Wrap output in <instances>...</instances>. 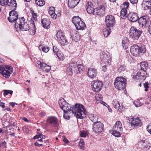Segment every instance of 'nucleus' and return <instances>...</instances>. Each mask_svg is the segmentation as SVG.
I'll list each match as a JSON object with an SVG mask.
<instances>
[{
    "instance_id": "obj_1",
    "label": "nucleus",
    "mask_w": 151,
    "mask_h": 151,
    "mask_svg": "<svg viewBox=\"0 0 151 151\" xmlns=\"http://www.w3.org/2000/svg\"><path fill=\"white\" fill-rule=\"evenodd\" d=\"M62 109L65 114L68 113L71 114H74L77 119H83L84 118L86 114V111L84 106L79 104H76L74 106L72 107L67 102Z\"/></svg>"
},
{
    "instance_id": "obj_2",
    "label": "nucleus",
    "mask_w": 151,
    "mask_h": 151,
    "mask_svg": "<svg viewBox=\"0 0 151 151\" xmlns=\"http://www.w3.org/2000/svg\"><path fill=\"white\" fill-rule=\"evenodd\" d=\"M25 19L23 17H21L20 19H18L15 23L16 28H19L22 31H26L30 29L28 23L24 22Z\"/></svg>"
},
{
    "instance_id": "obj_3",
    "label": "nucleus",
    "mask_w": 151,
    "mask_h": 151,
    "mask_svg": "<svg viewBox=\"0 0 151 151\" xmlns=\"http://www.w3.org/2000/svg\"><path fill=\"white\" fill-rule=\"evenodd\" d=\"M145 52V47L144 45L138 46L135 45L131 47L130 52L134 56H138L140 53H144Z\"/></svg>"
},
{
    "instance_id": "obj_4",
    "label": "nucleus",
    "mask_w": 151,
    "mask_h": 151,
    "mask_svg": "<svg viewBox=\"0 0 151 151\" xmlns=\"http://www.w3.org/2000/svg\"><path fill=\"white\" fill-rule=\"evenodd\" d=\"M126 79L122 77H117L114 83L115 88L119 90L123 89L125 88Z\"/></svg>"
},
{
    "instance_id": "obj_5",
    "label": "nucleus",
    "mask_w": 151,
    "mask_h": 151,
    "mask_svg": "<svg viewBox=\"0 0 151 151\" xmlns=\"http://www.w3.org/2000/svg\"><path fill=\"white\" fill-rule=\"evenodd\" d=\"M72 21L78 30H83L86 27L84 22L78 16L74 17L72 19Z\"/></svg>"
},
{
    "instance_id": "obj_6",
    "label": "nucleus",
    "mask_w": 151,
    "mask_h": 151,
    "mask_svg": "<svg viewBox=\"0 0 151 151\" xmlns=\"http://www.w3.org/2000/svg\"><path fill=\"white\" fill-rule=\"evenodd\" d=\"M13 72V68L11 66H0V73L6 78H8L10 74Z\"/></svg>"
},
{
    "instance_id": "obj_7",
    "label": "nucleus",
    "mask_w": 151,
    "mask_h": 151,
    "mask_svg": "<svg viewBox=\"0 0 151 151\" xmlns=\"http://www.w3.org/2000/svg\"><path fill=\"white\" fill-rule=\"evenodd\" d=\"M101 0H98V3L99 6L95 11V15L102 16L105 14V9L106 7V3L103 1L100 3V1Z\"/></svg>"
},
{
    "instance_id": "obj_8",
    "label": "nucleus",
    "mask_w": 151,
    "mask_h": 151,
    "mask_svg": "<svg viewBox=\"0 0 151 151\" xmlns=\"http://www.w3.org/2000/svg\"><path fill=\"white\" fill-rule=\"evenodd\" d=\"M142 31L139 30L134 27H131L129 31V37L133 39H137L141 35Z\"/></svg>"
},
{
    "instance_id": "obj_9",
    "label": "nucleus",
    "mask_w": 151,
    "mask_h": 151,
    "mask_svg": "<svg viewBox=\"0 0 151 151\" xmlns=\"http://www.w3.org/2000/svg\"><path fill=\"white\" fill-rule=\"evenodd\" d=\"M56 36V39L61 45H64L67 42L66 40L64 34L62 31H59L58 32Z\"/></svg>"
},
{
    "instance_id": "obj_10",
    "label": "nucleus",
    "mask_w": 151,
    "mask_h": 151,
    "mask_svg": "<svg viewBox=\"0 0 151 151\" xmlns=\"http://www.w3.org/2000/svg\"><path fill=\"white\" fill-rule=\"evenodd\" d=\"M104 129L103 124L99 122H97L94 123L93 129L96 133H100Z\"/></svg>"
},
{
    "instance_id": "obj_11",
    "label": "nucleus",
    "mask_w": 151,
    "mask_h": 151,
    "mask_svg": "<svg viewBox=\"0 0 151 151\" xmlns=\"http://www.w3.org/2000/svg\"><path fill=\"white\" fill-rule=\"evenodd\" d=\"M105 22L107 27H113L115 23L114 17L112 15H107L106 17Z\"/></svg>"
},
{
    "instance_id": "obj_12",
    "label": "nucleus",
    "mask_w": 151,
    "mask_h": 151,
    "mask_svg": "<svg viewBox=\"0 0 151 151\" xmlns=\"http://www.w3.org/2000/svg\"><path fill=\"white\" fill-rule=\"evenodd\" d=\"M9 17H8V19L11 22H14L17 21L18 19H20L18 18V14L15 11L13 10L10 12L9 13Z\"/></svg>"
},
{
    "instance_id": "obj_13",
    "label": "nucleus",
    "mask_w": 151,
    "mask_h": 151,
    "mask_svg": "<svg viewBox=\"0 0 151 151\" xmlns=\"http://www.w3.org/2000/svg\"><path fill=\"white\" fill-rule=\"evenodd\" d=\"M70 66L75 71H78L80 73H82L84 70V67L81 64L77 65L76 62H72L70 64Z\"/></svg>"
},
{
    "instance_id": "obj_14",
    "label": "nucleus",
    "mask_w": 151,
    "mask_h": 151,
    "mask_svg": "<svg viewBox=\"0 0 151 151\" xmlns=\"http://www.w3.org/2000/svg\"><path fill=\"white\" fill-rule=\"evenodd\" d=\"M148 17L147 16H144L139 18L138 23L140 27L145 28L149 22L147 21Z\"/></svg>"
},
{
    "instance_id": "obj_15",
    "label": "nucleus",
    "mask_w": 151,
    "mask_h": 151,
    "mask_svg": "<svg viewBox=\"0 0 151 151\" xmlns=\"http://www.w3.org/2000/svg\"><path fill=\"white\" fill-rule=\"evenodd\" d=\"M139 147L145 151L148 150L150 147V143L146 140H141L138 144Z\"/></svg>"
},
{
    "instance_id": "obj_16",
    "label": "nucleus",
    "mask_w": 151,
    "mask_h": 151,
    "mask_svg": "<svg viewBox=\"0 0 151 151\" xmlns=\"http://www.w3.org/2000/svg\"><path fill=\"white\" fill-rule=\"evenodd\" d=\"M97 74V71L95 68L91 67L88 69L87 75L89 78L93 79L96 77Z\"/></svg>"
},
{
    "instance_id": "obj_17",
    "label": "nucleus",
    "mask_w": 151,
    "mask_h": 151,
    "mask_svg": "<svg viewBox=\"0 0 151 151\" xmlns=\"http://www.w3.org/2000/svg\"><path fill=\"white\" fill-rule=\"evenodd\" d=\"M102 85V83L101 82L96 81L92 83L91 87L95 92H98L101 90Z\"/></svg>"
},
{
    "instance_id": "obj_18",
    "label": "nucleus",
    "mask_w": 151,
    "mask_h": 151,
    "mask_svg": "<svg viewBox=\"0 0 151 151\" xmlns=\"http://www.w3.org/2000/svg\"><path fill=\"white\" fill-rule=\"evenodd\" d=\"M128 20L131 22H134L137 21L139 19L138 14L137 13L133 12H130L127 15Z\"/></svg>"
},
{
    "instance_id": "obj_19",
    "label": "nucleus",
    "mask_w": 151,
    "mask_h": 151,
    "mask_svg": "<svg viewBox=\"0 0 151 151\" xmlns=\"http://www.w3.org/2000/svg\"><path fill=\"white\" fill-rule=\"evenodd\" d=\"M101 61L106 64H110L111 62V58L110 56L105 53H102L100 55Z\"/></svg>"
},
{
    "instance_id": "obj_20",
    "label": "nucleus",
    "mask_w": 151,
    "mask_h": 151,
    "mask_svg": "<svg viewBox=\"0 0 151 151\" xmlns=\"http://www.w3.org/2000/svg\"><path fill=\"white\" fill-rule=\"evenodd\" d=\"M37 63L40 65V68L44 71L47 72L50 71L51 69L50 66L43 62L37 61Z\"/></svg>"
},
{
    "instance_id": "obj_21",
    "label": "nucleus",
    "mask_w": 151,
    "mask_h": 151,
    "mask_svg": "<svg viewBox=\"0 0 151 151\" xmlns=\"http://www.w3.org/2000/svg\"><path fill=\"white\" fill-rule=\"evenodd\" d=\"M132 120L131 122V124L132 126H134L135 127H140L141 126L142 123L141 121L139 118H133L132 119Z\"/></svg>"
},
{
    "instance_id": "obj_22",
    "label": "nucleus",
    "mask_w": 151,
    "mask_h": 151,
    "mask_svg": "<svg viewBox=\"0 0 151 151\" xmlns=\"http://www.w3.org/2000/svg\"><path fill=\"white\" fill-rule=\"evenodd\" d=\"M86 10L87 12L89 14H94L95 10L93 8V4L91 2H89L88 3Z\"/></svg>"
},
{
    "instance_id": "obj_23",
    "label": "nucleus",
    "mask_w": 151,
    "mask_h": 151,
    "mask_svg": "<svg viewBox=\"0 0 151 151\" xmlns=\"http://www.w3.org/2000/svg\"><path fill=\"white\" fill-rule=\"evenodd\" d=\"M80 1V0H68V6L70 8H73L78 4Z\"/></svg>"
},
{
    "instance_id": "obj_24",
    "label": "nucleus",
    "mask_w": 151,
    "mask_h": 151,
    "mask_svg": "<svg viewBox=\"0 0 151 151\" xmlns=\"http://www.w3.org/2000/svg\"><path fill=\"white\" fill-rule=\"evenodd\" d=\"M71 37L73 40L77 42L80 39V35L76 31H73L71 34Z\"/></svg>"
},
{
    "instance_id": "obj_25",
    "label": "nucleus",
    "mask_w": 151,
    "mask_h": 151,
    "mask_svg": "<svg viewBox=\"0 0 151 151\" xmlns=\"http://www.w3.org/2000/svg\"><path fill=\"white\" fill-rule=\"evenodd\" d=\"M47 121L50 124L53 125L54 126H56L58 124L57 119L54 117H50L48 118Z\"/></svg>"
},
{
    "instance_id": "obj_26",
    "label": "nucleus",
    "mask_w": 151,
    "mask_h": 151,
    "mask_svg": "<svg viewBox=\"0 0 151 151\" xmlns=\"http://www.w3.org/2000/svg\"><path fill=\"white\" fill-rule=\"evenodd\" d=\"M30 25L32 26V27L29 28L30 29V34L32 35H34L35 33L36 28L35 26L34 21L31 20L30 21Z\"/></svg>"
},
{
    "instance_id": "obj_27",
    "label": "nucleus",
    "mask_w": 151,
    "mask_h": 151,
    "mask_svg": "<svg viewBox=\"0 0 151 151\" xmlns=\"http://www.w3.org/2000/svg\"><path fill=\"white\" fill-rule=\"evenodd\" d=\"M42 26L44 28H47L50 24V21L48 18L43 19L41 21Z\"/></svg>"
},
{
    "instance_id": "obj_28",
    "label": "nucleus",
    "mask_w": 151,
    "mask_h": 151,
    "mask_svg": "<svg viewBox=\"0 0 151 151\" xmlns=\"http://www.w3.org/2000/svg\"><path fill=\"white\" fill-rule=\"evenodd\" d=\"M55 8L52 6L49 8V10L48 11V13L52 17L55 19L57 17V15L55 13Z\"/></svg>"
},
{
    "instance_id": "obj_29",
    "label": "nucleus",
    "mask_w": 151,
    "mask_h": 151,
    "mask_svg": "<svg viewBox=\"0 0 151 151\" xmlns=\"http://www.w3.org/2000/svg\"><path fill=\"white\" fill-rule=\"evenodd\" d=\"M140 66L141 70L145 72L148 68V64L147 62H142L140 63Z\"/></svg>"
},
{
    "instance_id": "obj_30",
    "label": "nucleus",
    "mask_w": 151,
    "mask_h": 151,
    "mask_svg": "<svg viewBox=\"0 0 151 151\" xmlns=\"http://www.w3.org/2000/svg\"><path fill=\"white\" fill-rule=\"evenodd\" d=\"M66 102L64 99L62 98H60L58 101V103L60 108L62 109L66 103Z\"/></svg>"
},
{
    "instance_id": "obj_31",
    "label": "nucleus",
    "mask_w": 151,
    "mask_h": 151,
    "mask_svg": "<svg viewBox=\"0 0 151 151\" xmlns=\"http://www.w3.org/2000/svg\"><path fill=\"white\" fill-rule=\"evenodd\" d=\"M122 127V124L121 123L120 121H117L114 126L113 128L114 129L119 131L121 130Z\"/></svg>"
},
{
    "instance_id": "obj_32",
    "label": "nucleus",
    "mask_w": 151,
    "mask_h": 151,
    "mask_svg": "<svg viewBox=\"0 0 151 151\" xmlns=\"http://www.w3.org/2000/svg\"><path fill=\"white\" fill-rule=\"evenodd\" d=\"M88 116L90 119L94 123L97 122L96 121L98 119V117L97 116L90 114H89Z\"/></svg>"
},
{
    "instance_id": "obj_33",
    "label": "nucleus",
    "mask_w": 151,
    "mask_h": 151,
    "mask_svg": "<svg viewBox=\"0 0 151 151\" xmlns=\"http://www.w3.org/2000/svg\"><path fill=\"white\" fill-rule=\"evenodd\" d=\"M39 49L40 50H42L43 52L46 53L49 50V48L46 46L40 45L39 47Z\"/></svg>"
},
{
    "instance_id": "obj_34",
    "label": "nucleus",
    "mask_w": 151,
    "mask_h": 151,
    "mask_svg": "<svg viewBox=\"0 0 151 151\" xmlns=\"http://www.w3.org/2000/svg\"><path fill=\"white\" fill-rule=\"evenodd\" d=\"M116 129L111 130H110V132L114 136L119 137L120 136V133Z\"/></svg>"
},
{
    "instance_id": "obj_35",
    "label": "nucleus",
    "mask_w": 151,
    "mask_h": 151,
    "mask_svg": "<svg viewBox=\"0 0 151 151\" xmlns=\"http://www.w3.org/2000/svg\"><path fill=\"white\" fill-rule=\"evenodd\" d=\"M108 27L107 29H104L103 34L104 37H107L110 33V29Z\"/></svg>"
},
{
    "instance_id": "obj_36",
    "label": "nucleus",
    "mask_w": 151,
    "mask_h": 151,
    "mask_svg": "<svg viewBox=\"0 0 151 151\" xmlns=\"http://www.w3.org/2000/svg\"><path fill=\"white\" fill-rule=\"evenodd\" d=\"M35 3L37 5L40 6H42L45 4L44 0H36Z\"/></svg>"
},
{
    "instance_id": "obj_37",
    "label": "nucleus",
    "mask_w": 151,
    "mask_h": 151,
    "mask_svg": "<svg viewBox=\"0 0 151 151\" xmlns=\"http://www.w3.org/2000/svg\"><path fill=\"white\" fill-rule=\"evenodd\" d=\"M17 3L16 0H11L9 2L8 5L12 7H17Z\"/></svg>"
},
{
    "instance_id": "obj_38",
    "label": "nucleus",
    "mask_w": 151,
    "mask_h": 151,
    "mask_svg": "<svg viewBox=\"0 0 151 151\" xmlns=\"http://www.w3.org/2000/svg\"><path fill=\"white\" fill-rule=\"evenodd\" d=\"M9 0H0V4L2 6L8 5Z\"/></svg>"
},
{
    "instance_id": "obj_39",
    "label": "nucleus",
    "mask_w": 151,
    "mask_h": 151,
    "mask_svg": "<svg viewBox=\"0 0 151 151\" xmlns=\"http://www.w3.org/2000/svg\"><path fill=\"white\" fill-rule=\"evenodd\" d=\"M113 104L115 109L118 108L120 107V104L119 101L116 100H114L113 101Z\"/></svg>"
},
{
    "instance_id": "obj_40",
    "label": "nucleus",
    "mask_w": 151,
    "mask_h": 151,
    "mask_svg": "<svg viewBox=\"0 0 151 151\" xmlns=\"http://www.w3.org/2000/svg\"><path fill=\"white\" fill-rule=\"evenodd\" d=\"M143 4V5L151 6V0H144Z\"/></svg>"
},
{
    "instance_id": "obj_41",
    "label": "nucleus",
    "mask_w": 151,
    "mask_h": 151,
    "mask_svg": "<svg viewBox=\"0 0 151 151\" xmlns=\"http://www.w3.org/2000/svg\"><path fill=\"white\" fill-rule=\"evenodd\" d=\"M3 91L4 92L3 94L4 96L7 95L8 94L12 95L13 92L12 90H3Z\"/></svg>"
},
{
    "instance_id": "obj_42",
    "label": "nucleus",
    "mask_w": 151,
    "mask_h": 151,
    "mask_svg": "<svg viewBox=\"0 0 151 151\" xmlns=\"http://www.w3.org/2000/svg\"><path fill=\"white\" fill-rule=\"evenodd\" d=\"M55 54L57 56V57L59 59H60V60H63V55L60 51H59L58 52H57V53Z\"/></svg>"
},
{
    "instance_id": "obj_43",
    "label": "nucleus",
    "mask_w": 151,
    "mask_h": 151,
    "mask_svg": "<svg viewBox=\"0 0 151 151\" xmlns=\"http://www.w3.org/2000/svg\"><path fill=\"white\" fill-rule=\"evenodd\" d=\"M32 11V18L31 19V20H33V21H34L35 20V21L37 20V14L35 13L33 10Z\"/></svg>"
},
{
    "instance_id": "obj_44",
    "label": "nucleus",
    "mask_w": 151,
    "mask_h": 151,
    "mask_svg": "<svg viewBox=\"0 0 151 151\" xmlns=\"http://www.w3.org/2000/svg\"><path fill=\"white\" fill-rule=\"evenodd\" d=\"M145 73H142L141 72H138L137 73V75H136L135 76H134L133 78L134 79H139V77H140V76H142L143 74H145L146 73L145 72Z\"/></svg>"
},
{
    "instance_id": "obj_45",
    "label": "nucleus",
    "mask_w": 151,
    "mask_h": 151,
    "mask_svg": "<svg viewBox=\"0 0 151 151\" xmlns=\"http://www.w3.org/2000/svg\"><path fill=\"white\" fill-rule=\"evenodd\" d=\"M126 69V67L124 65H122L120 66L118 69V71L119 73H121L122 71H124Z\"/></svg>"
},
{
    "instance_id": "obj_46",
    "label": "nucleus",
    "mask_w": 151,
    "mask_h": 151,
    "mask_svg": "<svg viewBox=\"0 0 151 151\" xmlns=\"http://www.w3.org/2000/svg\"><path fill=\"white\" fill-rule=\"evenodd\" d=\"M73 114L69 113H68L66 114L64 113L63 114V117L65 119L69 120L70 119V116Z\"/></svg>"
},
{
    "instance_id": "obj_47",
    "label": "nucleus",
    "mask_w": 151,
    "mask_h": 151,
    "mask_svg": "<svg viewBox=\"0 0 151 151\" xmlns=\"http://www.w3.org/2000/svg\"><path fill=\"white\" fill-rule=\"evenodd\" d=\"M73 70V69L70 66L67 68V73L69 75H71L73 73L72 70Z\"/></svg>"
},
{
    "instance_id": "obj_48",
    "label": "nucleus",
    "mask_w": 151,
    "mask_h": 151,
    "mask_svg": "<svg viewBox=\"0 0 151 151\" xmlns=\"http://www.w3.org/2000/svg\"><path fill=\"white\" fill-rule=\"evenodd\" d=\"M148 85L149 83L147 82H145V83H144V87L145 88V91H148V88H149Z\"/></svg>"
},
{
    "instance_id": "obj_49",
    "label": "nucleus",
    "mask_w": 151,
    "mask_h": 151,
    "mask_svg": "<svg viewBox=\"0 0 151 151\" xmlns=\"http://www.w3.org/2000/svg\"><path fill=\"white\" fill-rule=\"evenodd\" d=\"M84 142L83 140H81L79 143V146L81 149L84 147Z\"/></svg>"
},
{
    "instance_id": "obj_50",
    "label": "nucleus",
    "mask_w": 151,
    "mask_h": 151,
    "mask_svg": "<svg viewBox=\"0 0 151 151\" xmlns=\"http://www.w3.org/2000/svg\"><path fill=\"white\" fill-rule=\"evenodd\" d=\"M16 124L15 120L14 119H13L12 121L10 122L9 124L12 126H15Z\"/></svg>"
},
{
    "instance_id": "obj_51",
    "label": "nucleus",
    "mask_w": 151,
    "mask_h": 151,
    "mask_svg": "<svg viewBox=\"0 0 151 151\" xmlns=\"http://www.w3.org/2000/svg\"><path fill=\"white\" fill-rule=\"evenodd\" d=\"M6 143L4 141L0 143V147L2 148H6Z\"/></svg>"
},
{
    "instance_id": "obj_52",
    "label": "nucleus",
    "mask_w": 151,
    "mask_h": 151,
    "mask_svg": "<svg viewBox=\"0 0 151 151\" xmlns=\"http://www.w3.org/2000/svg\"><path fill=\"white\" fill-rule=\"evenodd\" d=\"M129 2L127 1L124 2L123 4L124 6V8L123 9H128L129 6Z\"/></svg>"
},
{
    "instance_id": "obj_53",
    "label": "nucleus",
    "mask_w": 151,
    "mask_h": 151,
    "mask_svg": "<svg viewBox=\"0 0 151 151\" xmlns=\"http://www.w3.org/2000/svg\"><path fill=\"white\" fill-rule=\"evenodd\" d=\"M147 131L151 134V123H150L147 127Z\"/></svg>"
},
{
    "instance_id": "obj_54",
    "label": "nucleus",
    "mask_w": 151,
    "mask_h": 151,
    "mask_svg": "<svg viewBox=\"0 0 151 151\" xmlns=\"http://www.w3.org/2000/svg\"><path fill=\"white\" fill-rule=\"evenodd\" d=\"M127 13V10L124 9H123L121 11L120 15L124 14H126Z\"/></svg>"
},
{
    "instance_id": "obj_55",
    "label": "nucleus",
    "mask_w": 151,
    "mask_h": 151,
    "mask_svg": "<svg viewBox=\"0 0 151 151\" xmlns=\"http://www.w3.org/2000/svg\"><path fill=\"white\" fill-rule=\"evenodd\" d=\"M53 51L56 54L57 52H58L59 51L57 47H56L54 46L53 47Z\"/></svg>"
},
{
    "instance_id": "obj_56",
    "label": "nucleus",
    "mask_w": 151,
    "mask_h": 151,
    "mask_svg": "<svg viewBox=\"0 0 151 151\" xmlns=\"http://www.w3.org/2000/svg\"><path fill=\"white\" fill-rule=\"evenodd\" d=\"M146 78V76L145 74L142 75V76H140V77H139V79H141L143 80H145Z\"/></svg>"
},
{
    "instance_id": "obj_57",
    "label": "nucleus",
    "mask_w": 151,
    "mask_h": 151,
    "mask_svg": "<svg viewBox=\"0 0 151 151\" xmlns=\"http://www.w3.org/2000/svg\"><path fill=\"white\" fill-rule=\"evenodd\" d=\"M127 13H126V14H122V15H121V18H122V19H125L126 18V17H127Z\"/></svg>"
},
{
    "instance_id": "obj_58",
    "label": "nucleus",
    "mask_w": 151,
    "mask_h": 151,
    "mask_svg": "<svg viewBox=\"0 0 151 151\" xmlns=\"http://www.w3.org/2000/svg\"><path fill=\"white\" fill-rule=\"evenodd\" d=\"M128 42V41H127V40L124 39V40H123L122 41V44L123 45H125L126 44H127Z\"/></svg>"
},
{
    "instance_id": "obj_59",
    "label": "nucleus",
    "mask_w": 151,
    "mask_h": 151,
    "mask_svg": "<svg viewBox=\"0 0 151 151\" xmlns=\"http://www.w3.org/2000/svg\"><path fill=\"white\" fill-rule=\"evenodd\" d=\"M130 2L132 4H136L138 1V0H129Z\"/></svg>"
},
{
    "instance_id": "obj_60",
    "label": "nucleus",
    "mask_w": 151,
    "mask_h": 151,
    "mask_svg": "<svg viewBox=\"0 0 151 151\" xmlns=\"http://www.w3.org/2000/svg\"><path fill=\"white\" fill-rule=\"evenodd\" d=\"M144 6V9L145 10H149L150 9V8L151 7V6H147V5L145 6L143 5Z\"/></svg>"
},
{
    "instance_id": "obj_61",
    "label": "nucleus",
    "mask_w": 151,
    "mask_h": 151,
    "mask_svg": "<svg viewBox=\"0 0 151 151\" xmlns=\"http://www.w3.org/2000/svg\"><path fill=\"white\" fill-rule=\"evenodd\" d=\"M63 141L66 144L68 143L69 142L68 140L65 137H63Z\"/></svg>"
},
{
    "instance_id": "obj_62",
    "label": "nucleus",
    "mask_w": 151,
    "mask_h": 151,
    "mask_svg": "<svg viewBox=\"0 0 151 151\" xmlns=\"http://www.w3.org/2000/svg\"><path fill=\"white\" fill-rule=\"evenodd\" d=\"M5 104L2 102L0 103V106H1L2 108H4L5 107L4 106Z\"/></svg>"
},
{
    "instance_id": "obj_63",
    "label": "nucleus",
    "mask_w": 151,
    "mask_h": 151,
    "mask_svg": "<svg viewBox=\"0 0 151 151\" xmlns=\"http://www.w3.org/2000/svg\"><path fill=\"white\" fill-rule=\"evenodd\" d=\"M106 65H104L102 67V69L104 72H106Z\"/></svg>"
},
{
    "instance_id": "obj_64",
    "label": "nucleus",
    "mask_w": 151,
    "mask_h": 151,
    "mask_svg": "<svg viewBox=\"0 0 151 151\" xmlns=\"http://www.w3.org/2000/svg\"><path fill=\"white\" fill-rule=\"evenodd\" d=\"M148 31L150 34L151 35V25H150L148 27Z\"/></svg>"
}]
</instances>
